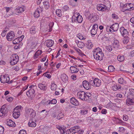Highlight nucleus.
Instances as JSON below:
<instances>
[{"mask_svg":"<svg viewBox=\"0 0 134 134\" xmlns=\"http://www.w3.org/2000/svg\"><path fill=\"white\" fill-rule=\"evenodd\" d=\"M77 16H76V14H75L71 18L72 21V23H81L83 20V18L82 16L80 15L79 13H78L77 14Z\"/></svg>","mask_w":134,"mask_h":134,"instance_id":"1","label":"nucleus"},{"mask_svg":"<svg viewBox=\"0 0 134 134\" xmlns=\"http://www.w3.org/2000/svg\"><path fill=\"white\" fill-rule=\"evenodd\" d=\"M10 64L11 65H13L18 62L19 57L17 54H13L10 57Z\"/></svg>","mask_w":134,"mask_h":134,"instance_id":"2","label":"nucleus"},{"mask_svg":"<svg viewBox=\"0 0 134 134\" xmlns=\"http://www.w3.org/2000/svg\"><path fill=\"white\" fill-rule=\"evenodd\" d=\"M9 77L7 75H1L0 79L1 82L3 83H11L9 82Z\"/></svg>","mask_w":134,"mask_h":134,"instance_id":"3","label":"nucleus"},{"mask_svg":"<svg viewBox=\"0 0 134 134\" xmlns=\"http://www.w3.org/2000/svg\"><path fill=\"white\" fill-rule=\"evenodd\" d=\"M25 112L28 114L30 115L31 117L32 118L34 117L36 114L35 111L31 108L26 109Z\"/></svg>","mask_w":134,"mask_h":134,"instance_id":"4","label":"nucleus"},{"mask_svg":"<svg viewBox=\"0 0 134 134\" xmlns=\"http://www.w3.org/2000/svg\"><path fill=\"white\" fill-rule=\"evenodd\" d=\"M77 97L83 100H86L85 92L83 91H80L77 94Z\"/></svg>","mask_w":134,"mask_h":134,"instance_id":"5","label":"nucleus"},{"mask_svg":"<svg viewBox=\"0 0 134 134\" xmlns=\"http://www.w3.org/2000/svg\"><path fill=\"white\" fill-rule=\"evenodd\" d=\"M36 45L35 41L32 40L31 38L28 40L27 46L30 48L33 49L35 47Z\"/></svg>","mask_w":134,"mask_h":134,"instance_id":"6","label":"nucleus"},{"mask_svg":"<svg viewBox=\"0 0 134 134\" xmlns=\"http://www.w3.org/2000/svg\"><path fill=\"white\" fill-rule=\"evenodd\" d=\"M120 30L121 35L123 37V38H122L123 42L124 44H125L126 43V40L125 39L126 37V29L124 27H122L120 28Z\"/></svg>","mask_w":134,"mask_h":134,"instance_id":"7","label":"nucleus"},{"mask_svg":"<svg viewBox=\"0 0 134 134\" xmlns=\"http://www.w3.org/2000/svg\"><path fill=\"white\" fill-rule=\"evenodd\" d=\"M104 54L103 53L97 54H94L93 57L94 58L97 60H101L103 59L104 56Z\"/></svg>","mask_w":134,"mask_h":134,"instance_id":"8","label":"nucleus"},{"mask_svg":"<svg viewBox=\"0 0 134 134\" xmlns=\"http://www.w3.org/2000/svg\"><path fill=\"white\" fill-rule=\"evenodd\" d=\"M14 32L12 31L8 33L6 37L7 40L9 41H12L14 38Z\"/></svg>","mask_w":134,"mask_h":134,"instance_id":"9","label":"nucleus"},{"mask_svg":"<svg viewBox=\"0 0 134 134\" xmlns=\"http://www.w3.org/2000/svg\"><path fill=\"white\" fill-rule=\"evenodd\" d=\"M82 85L83 87L85 89L88 90L91 88V86L87 80H84L82 82Z\"/></svg>","mask_w":134,"mask_h":134,"instance_id":"10","label":"nucleus"},{"mask_svg":"<svg viewBox=\"0 0 134 134\" xmlns=\"http://www.w3.org/2000/svg\"><path fill=\"white\" fill-rule=\"evenodd\" d=\"M97 9L99 11H104L107 9V7L102 4H99L97 6Z\"/></svg>","mask_w":134,"mask_h":134,"instance_id":"11","label":"nucleus"},{"mask_svg":"<svg viewBox=\"0 0 134 134\" xmlns=\"http://www.w3.org/2000/svg\"><path fill=\"white\" fill-rule=\"evenodd\" d=\"M35 90L33 89H31L26 92V95L28 97H33L35 96Z\"/></svg>","mask_w":134,"mask_h":134,"instance_id":"12","label":"nucleus"},{"mask_svg":"<svg viewBox=\"0 0 134 134\" xmlns=\"http://www.w3.org/2000/svg\"><path fill=\"white\" fill-rule=\"evenodd\" d=\"M127 96V100H126V104L128 105H133L134 103V99L129 98Z\"/></svg>","mask_w":134,"mask_h":134,"instance_id":"13","label":"nucleus"},{"mask_svg":"<svg viewBox=\"0 0 134 134\" xmlns=\"http://www.w3.org/2000/svg\"><path fill=\"white\" fill-rule=\"evenodd\" d=\"M61 79L64 83H66L68 81V77L67 75L63 73L61 76Z\"/></svg>","mask_w":134,"mask_h":134,"instance_id":"14","label":"nucleus"},{"mask_svg":"<svg viewBox=\"0 0 134 134\" xmlns=\"http://www.w3.org/2000/svg\"><path fill=\"white\" fill-rule=\"evenodd\" d=\"M54 43V41L52 40H48L45 42V44L48 47H50L52 46Z\"/></svg>","mask_w":134,"mask_h":134,"instance_id":"15","label":"nucleus"},{"mask_svg":"<svg viewBox=\"0 0 134 134\" xmlns=\"http://www.w3.org/2000/svg\"><path fill=\"white\" fill-rule=\"evenodd\" d=\"M71 103L73 105L77 106L79 104L78 101L74 98L72 97L70 99Z\"/></svg>","mask_w":134,"mask_h":134,"instance_id":"16","label":"nucleus"},{"mask_svg":"<svg viewBox=\"0 0 134 134\" xmlns=\"http://www.w3.org/2000/svg\"><path fill=\"white\" fill-rule=\"evenodd\" d=\"M7 125L9 126L13 127H15L16 125L14 122L11 119L8 120L7 121Z\"/></svg>","mask_w":134,"mask_h":134,"instance_id":"17","label":"nucleus"},{"mask_svg":"<svg viewBox=\"0 0 134 134\" xmlns=\"http://www.w3.org/2000/svg\"><path fill=\"white\" fill-rule=\"evenodd\" d=\"M134 7V5L133 4L130 3L126 4V10H133Z\"/></svg>","mask_w":134,"mask_h":134,"instance_id":"18","label":"nucleus"},{"mask_svg":"<svg viewBox=\"0 0 134 134\" xmlns=\"http://www.w3.org/2000/svg\"><path fill=\"white\" fill-rule=\"evenodd\" d=\"M94 86L99 87L101 83V80L97 78H96L94 79Z\"/></svg>","mask_w":134,"mask_h":134,"instance_id":"19","label":"nucleus"},{"mask_svg":"<svg viewBox=\"0 0 134 134\" xmlns=\"http://www.w3.org/2000/svg\"><path fill=\"white\" fill-rule=\"evenodd\" d=\"M37 31V27L35 26H32L30 29V32L32 35L34 34Z\"/></svg>","mask_w":134,"mask_h":134,"instance_id":"20","label":"nucleus"},{"mask_svg":"<svg viewBox=\"0 0 134 134\" xmlns=\"http://www.w3.org/2000/svg\"><path fill=\"white\" fill-rule=\"evenodd\" d=\"M36 125V123L34 122L32 120H29L28 124V125L31 127H35Z\"/></svg>","mask_w":134,"mask_h":134,"instance_id":"21","label":"nucleus"},{"mask_svg":"<svg viewBox=\"0 0 134 134\" xmlns=\"http://www.w3.org/2000/svg\"><path fill=\"white\" fill-rule=\"evenodd\" d=\"M119 41L117 40H115L113 43V46L114 48L115 49L119 48Z\"/></svg>","mask_w":134,"mask_h":134,"instance_id":"22","label":"nucleus"},{"mask_svg":"<svg viewBox=\"0 0 134 134\" xmlns=\"http://www.w3.org/2000/svg\"><path fill=\"white\" fill-rule=\"evenodd\" d=\"M70 69L72 73H75L79 71V69L74 66H71Z\"/></svg>","mask_w":134,"mask_h":134,"instance_id":"23","label":"nucleus"},{"mask_svg":"<svg viewBox=\"0 0 134 134\" xmlns=\"http://www.w3.org/2000/svg\"><path fill=\"white\" fill-rule=\"evenodd\" d=\"M119 24L118 23H115L111 26L114 31H117L119 28Z\"/></svg>","mask_w":134,"mask_h":134,"instance_id":"24","label":"nucleus"},{"mask_svg":"<svg viewBox=\"0 0 134 134\" xmlns=\"http://www.w3.org/2000/svg\"><path fill=\"white\" fill-rule=\"evenodd\" d=\"M125 4H124L122 3H121L120 7V10L123 12L126 11V6Z\"/></svg>","mask_w":134,"mask_h":134,"instance_id":"25","label":"nucleus"},{"mask_svg":"<svg viewBox=\"0 0 134 134\" xmlns=\"http://www.w3.org/2000/svg\"><path fill=\"white\" fill-rule=\"evenodd\" d=\"M93 53L94 54L97 53H102V50L99 47L97 48H95L94 50H93Z\"/></svg>","mask_w":134,"mask_h":134,"instance_id":"26","label":"nucleus"},{"mask_svg":"<svg viewBox=\"0 0 134 134\" xmlns=\"http://www.w3.org/2000/svg\"><path fill=\"white\" fill-rule=\"evenodd\" d=\"M73 129V130L74 132H73L74 134L78 132V131L80 130V127L79 126H75L71 127Z\"/></svg>","mask_w":134,"mask_h":134,"instance_id":"27","label":"nucleus"},{"mask_svg":"<svg viewBox=\"0 0 134 134\" xmlns=\"http://www.w3.org/2000/svg\"><path fill=\"white\" fill-rule=\"evenodd\" d=\"M38 87L40 89L45 91L47 89V87L46 86L42 83H40L38 85Z\"/></svg>","mask_w":134,"mask_h":134,"instance_id":"28","label":"nucleus"},{"mask_svg":"<svg viewBox=\"0 0 134 134\" xmlns=\"http://www.w3.org/2000/svg\"><path fill=\"white\" fill-rule=\"evenodd\" d=\"M42 51L41 50H38L35 53L34 57V59H36L38 58V56L41 54Z\"/></svg>","mask_w":134,"mask_h":134,"instance_id":"29","label":"nucleus"},{"mask_svg":"<svg viewBox=\"0 0 134 134\" xmlns=\"http://www.w3.org/2000/svg\"><path fill=\"white\" fill-rule=\"evenodd\" d=\"M130 92L129 93L128 95V97H131V96H133V93H134V89L133 88H130L129 89Z\"/></svg>","mask_w":134,"mask_h":134,"instance_id":"30","label":"nucleus"},{"mask_svg":"<svg viewBox=\"0 0 134 134\" xmlns=\"http://www.w3.org/2000/svg\"><path fill=\"white\" fill-rule=\"evenodd\" d=\"M21 108H22V107L21 106H17L14 109L13 113L18 112V111L20 112V110L21 109Z\"/></svg>","mask_w":134,"mask_h":134,"instance_id":"31","label":"nucleus"},{"mask_svg":"<svg viewBox=\"0 0 134 134\" xmlns=\"http://www.w3.org/2000/svg\"><path fill=\"white\" fill-rule=\"evenodd\" d=\"M40 10H38L37 9L35 11L34 13V17L35 18H37L39 17L40 15Z\"/></svg>","mask_w":134,"mask_h":134,"instance_id":"32","label":"nucleus"},{"mask_svg":"<svg viewBox=\"0 0 134 134\" xmlns=\"http://www.w3.org/2000/svg\"><path fill=\"white\" fill-rule=\"evenodd\" d=\"M44 8L46 9H48L49 7V4L48 2L44 1L43 2Z\"/></svg>","mask_w":134,"mask_h":134,"instance_id":"33","label":"nucleus"},{"mask_svg":"<svg viewBox=\"0 0 134 134\" xmlns=\"http://www.w3.org/2000/svg\"><path fill=\"white\" fill-rule=\"evenodd\" d=\"M0 109L2 110L1 111L2 112V113L4 114V115H5V114H6L7 112L6 111L7 109L5 108V105H3L1 108Z\"/></svg>","mask_w":134,"mask_h":134,"instance_id":"34","label":"nucleus"},{"mask_svg":"<svg viewBox=\"0 0 134 134\" xmlns=\"http://www.w3.org/2000/svg\"><path fill=\"white\" fill-rule=\"evenodd\" d=\"M57 85L54 83H52L51 85V89L53 91H55L57 88Z\"/></svg>","mask_w":134,"mask_h":134,"instance_id":"35","label":"nucleus"},{"mask_svg":"<svg viewBox=\"0 0 134 134\" xmlns=\"http://www.w3.org/2000/svg\"><path fill=\"white\" fill-rule=\"evenodd\" d=\"M20 115V112L18 111V112H15V113H13V117L15 119L19 117Z\"/></svg>","mask_w":134,"mask_h":134,"instance_id":"36","label":"nucleus"},{"mask_svg":"<svg viewBox=\"0 0 134 134\" xmlns=\"http://www.w3.org/2000/svg\"><path fill=\"white\" fill-rule=\"evenodd\" d=\"M56 13L57 15L59 17H61L62 16L61 11L60 9H57L56 11Z\"/></svg>","mask_w":134,"mask_h":134,"instance_id":"37","label":"nucleus"},{"mask_svg":"<svg viewBox=\"0 0 134 134\" xmlns=\"http://www.w3.org/2000/svg\"><path fill=\"white\" fill-rule=\"evenodd\" d=\"M114 67L112 65H110L108 66V71L109 72H112L114 70Z\"/></svg>","mask_w":134,"mask_h":134,"instance_id":"38","label":"nucleus"},{"mask_svg":"<svg viewBox=\"0 0 134 134\" xmlns=\"http://www.w3.org/2000/svg\"><path fill=\"white\" fill-rule=\"evenodd\" d=\"M86 100L88 99L89 97L91 96V94L90 93H85Z\"/></svg>","mask_w":134,"mask_h":134,"instance_id":"39","label":"nucleus"},{"mask_svg":"<svg viewBox=\"0 0 134 134\" xmlns=\"http://www.w3.org/2000/svg\"><path fill=\"white\" fill-rule=\"evenodd\" d=\"M106 30L108 32H113L114 31L111 28V26H108L106 28Z\"/></svg>","mask_w":134,"mask_h":134,"instance_id":"40","label":"nucleus"},{"mask_svg":"<svg viewBox=\"0 0 134 134\" xmlns=\"http://www.w3.org/2000/svg\"><path fill=\"white\" fill-rule=\"evenodd\" d=\"M74 132L73 130V129L70 128L69 129L67 130V134H74L73 132Z\"/></svg>","mask_w":134,"mask_h":134,"instance_id":"41","label":"nucleus"},{"mask_svg":"<svg viewBox=\"0 0 134 134\" xmlns=\"http://www.w3.org/2000/svg\"><path fill=\"white\" fill-rule=\"evenodd\" d=\"M77 36L81 40H85V39L83 35L80 33H79Z\"/></svg>","mask_w":134,"mask_h":134,"instance_id":"42","label":"nucleus"},{"mask_svg":"<svg viewBox=\"0 0 134 134\" xmlns=\"http://www.w3.org/2000/svg\"><path fill=\"white\" fill-rule=\"evenodd\" d=\"M91 34L92 35H95L98 33V31L95 29H92L91 31Z\"/></svg>","mask_w":134,"mask_h":134,"instance_id":"43","label":"nucleus"},{"mask_svg":"<svg viewBox=\"0 0 134 134\" xmlns=\"http://www.w3.org/2000/svg\"><path fill=\"white\" fill-rule=\"evenodd\" d=\"M22 45L23 43H20L19 44H17L14 47V48L15 49L19 48L22 46Z\"/></svg>","mask_w":134,"mask_h":134,"instance_id":"44","label":"nucleus"},{"mask_svg":"<svg viewBox=\"0 0 134 134\" xmlns=\"http://www.w3.org/2000/svg\"><path fill=\"white\" fill-rule=\"evenodd\" d=\"M118 61L120 62H122L124 60V58L123 56H119L118 57Z\"/></svg>","mask_w":134,"mask_h":134,"instance_id":"45","label":"nucleus"},{"mask_svg":"<svg viewBox=\"0 0 134 134\" xmlns=\"http://www.w3.org/2000/svg\"><path fill=\"white\" fill-rule=\"evenodd\" d=\"M87 110H81L80 111V113L82 115H84L87 114L88 112Z\"/></svg>","mask_w":134,"mask_h":134,"instance_id":"46","label":"nucleus"},{"mask_svg":"<svg viewBox=\"0 0 134 134\" xmlns=\"http://www.w3.org/2000/svg\"><path fill=\"white\" fill-rule=\"evenodd\" d=\"M63 116L64 115L62 113H59V114L58 115L57 117V119L58 120H59L62 118Z\"/></svg>","mask_w":134,"mask_h":134,"instance_id":"47","label":"nucleus"},{"mask_svg":"<svg viewBox=\"0 0 134 134\" xmlns=\"http://www.w3.org/2000/svg\"><path fill=\"white\" fill-rule=\"evenodd\" d=\"M93 46V44L91 42H88L87 45V48L88 49H90Z\"/></svg>","mask_w":134,"mask_h":134,"instance_id":"48","label":"nucleus"},{"mask_svg":"<svg viewBox=\"0 0 134 134\" xmlns=\"http://www.w3.org/2000/svg\"><path fill=\"white\" fill-rule=\"evenodd\" d=\"M4 132V127L0 125V134H3Z\"/></svg>","mask_w":134,"mask_h":134,"instance_id":"49","label":"nucleus"},{"mask_svg":"<svg viewBox=\"0 0 134 134\" xmlns=\"http://www.w3.org/2000/svg\"><path fill=\"white\" fill-rule=\"evenodd\" d=\"M89 82L91 86L92 85L94 86V85H95L94 83V80H89Z\"/></svg>","mask_w":134,"mask_h":134,"instance_id":"50","label":"nucleus"},{"mask_svg":"<svg viewBox=\"0 0 134 134\" xmlns=\"http://www.w3.org/2000/svg\"><path fill=\"white\" fill-rule=\"evenodd\" d=\"M92 29H95L97 30H98V25L96 24H95L93 25V26Z\"/></svg>","mask_w":134,"mask_h":134,"instance_id":"51","label":"nucleus"},{"mask_svg":"<svg viewBox=\"0 0 134 134\" xmlns=\"http://www.w3.org/2000/svg\"><path fill=\"white\" fill-rule=\"evenodd\" d=\"M112 16L114 19H116L118 18V15L114 13H113L112 14Z\"/></svg>","mask_w":134,"mask_h":134,"instance_id":"52","label":"nucleus"},{"mask_svg":"<svg viewBox=\"0 0 134 134\" xmlns=\"http://www.w3.org/2000/svg\"><path fill=\"white\" fill-rule=\"evenodd\" d=\"M25 8L24 7H20L19 10V13H21L23 12L25 10Z\"/></svg>","mask_w":134,"mask_h":134,"instance_id":"53","label":"nucleus"},{"mask_svg":"<svg viewBox=\"0 0 134 134\" xmlns=\"http://www.w3.org/2000/svg\"><path fill=\"white\" fill-rule=\"evenodd\" d=\"M124 81L123 78L122 77L119 79L118 80L119 83L121 84L123 83V82H124Z\"/></svg>","mask_w":134,"mask_h":134,"instance_id":"54","label":"nucleus"},{"mask_svg":"<svg viewBox=\"0 0 134 134\" xmlns=\"http://www.w3.org/2000/svg\"><path fill=\"white\" fill-rule=\"evenodd\" d=\"M18 134H26L25 130H20Z\"/></svg>","mask_w":134,"mask_h":134,"instance_id":"55","label":"nucleus"},{"mask_svg":"<svg viewBox=\"0 0 134 134\" xmlns=\"http://www.w3.org/2000/svg\"><path fill=\"white\" fill-rule=\"evenodd\" d=\"M20 8V7H17L15 9V12L16 14L19 13V10Z\"/></svg>","mask_w":134,"mask_h":134,"instance_id":"56","label":"nucleus"},{"mask_svg":"<svg viewBox=\"0 0 134 134\" xmlns=\"http://www.w3.org/2000/svg\"><path fill=\"white\" fill-rule=\"evenodd\" d=\"M13 44H16L19 43V41L18 40L17 38L15 39L13 41Z\"/></svg>","mask_w":134,"mask_h":134,"instance_id":"57","label":"nucleus"},{"mask_svg":"<svg viewBox=\"0 0 134 134\" xmlns=\"http://www.w3.org/2000/svg\"><path fill=\"white\" fill-rule=\"evenodd\" d=\"M57 101L55 99H53L51 101V104H55L57 103Z\"/></svg>","mask_w":134,"mask_h":134,"instance_id":"58","label":"nucleus"},{"mask_svg":"<svg viewBox=\"0 0 134 134\" xmlns=\"http://www.w3.org/2000/svg\"><path fill=\"white\" fill-rule=\"evenodd\" d=\"M106 48V49L109 51H111L112 50V48L110 46H107Z\"/></svg>","mask_w":134,"mask_h":134,"instance_id":"59","label":"nucleus"},{"mask_svg":"<svg viewBox=\"0 0 134 134\" xmlns=\"http://www.w3.org/2000/svg\"><path fill=\"white\" fill-rule=\"evenodd\" d=\"M57 114L55 112L53 111L52 112L51 116L53 118H55L56 117Z\"/></svg>","mask_w":134,"mask_h":134,"instance_id":"60","label":"nucleus"},{"mask_svg":"<svg viewBox=\"0 0 134 134\" xmlns=\"http://www.w3.org/2000/svg\"><path fill=\"white\" fill-rule=\"evenodd\" d=\"M63 8L64 11H66L68 10L69 8L68 6L65 5L63 7Z\"/></svg>","mask_w":134,"mask_h":134,"instance_id":"61","label":"nucleus"},{"mask_svg":"<svg viewBox=\"0 0 134 134\" xmlns=\"http://www.w3.org/2000/svg\"><path fill=\"white\" fill-rule=\"evenodd\" d=\"M118 89V87L116 85L114 86L113 87V90L114 91H116Z\"/></svg>","mask_w":134,"mask_h":134,"instance_id":"62","label":"nucleus"},{"mask_svg":"<svg viewBox=\"0 0 134 134\" xmlns=\"http://www.w3.org/2000/svg\"><path fill=\"white\" fill-rule=\"evenodd\" d=\"M60 134H63L65 133V130L62 127V129L60 130Z\"/></svg>","mask_w":134,"mask_h":134,"instance_id":"63","label":"nucleus"},{"mask_svg":"<svg viewBox=\"0 0 134 134\" xmlns=\"http://www.w3.org/2000/svg\"><path fill=\"white\" fill-rule=\"evenodd\" d=\"M130 21L132 24L134 26V17L130 19Z\"/></svg>","mask_w":134,"mask_h":134,"instance_id":"64","label":"nucleus"}]
</instances>
